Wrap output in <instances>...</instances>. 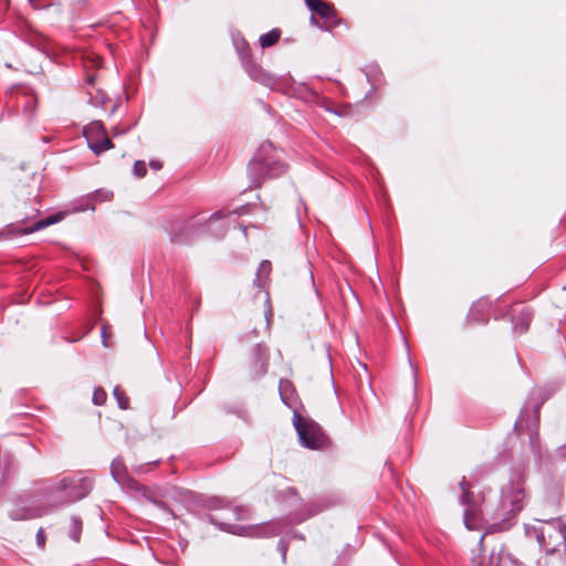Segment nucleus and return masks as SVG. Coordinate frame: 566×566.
Segmentation results:
<instances>
[{
    "mask_svg": "<svg viewBox=\"0 0 566 566\" xmlns=\"http://www.w3.org/2000/svg\"><path fill=\"white\" fill-rule=\"evenodd\" d=\"M286 169L287 166L282 160L281 151H277L272 143H263L248 166L250 186L258 188L265 178L280 177L285 174Z\"/></svg>",
    "mask_w": 566,
    "mask_h": 566,
    "instance_id": "f257e3e1",
    "label": "nucleus"
},
{
    "mask_svg": "<svg viewBox=\"0 0 566 566\" xmlns=\"http://www.w3.org/2000/svg\"><path fill=\"white\" fill-rule=\"evenodd\" d=\"M93 480L88 476H65L46 488L52 510L75 503L90 494Z\"/></svg>",
    "mask_w": 566,
    "mask_h": 566,
    "instance_id": "f03ea898",
    "label": "nucleus"
},
{
    "mask_svg": "<svg viewBox=\"0 0 566 566\" xmlns=\"http://www.w3.org/2000/svg\"><path fill=\"white\" fill-rule=\"evenodd\" d=\"M525 474L516 471L511 474L509 483L501 491V507L506 520L521 512L527 501L528 491L525 488Z\"/></svg>",
    "mask_w": 566,
    "mask_h": 566,
    "instance_id": "7ed1b4c3",
    "label": "nucleus"
},
{
    "mask_svg": "<svg viewBox=\"0 0 566 566\" xmlns=\"http://www.w3.org/2000/svg\"><path fill=\"white\" fill-rule=\"evenodd\" d=\"M227 214L223 211H216L209 219L199 216L192 217L188 220L175 221L169 230L170 240L172 243L187 244L198 238L206 229L209 222L220 220Z\"/></svg>",
    "mask_w": 566,
    "mask_h": 566,
    "instance_id": "20e7f679",
    "label": "nucleus"
},
{
    "mask_svg": "<svg viewBox=\"0 0 566 566\" xmlns=\"http://www.w3.org/2000/svg\"><path fill=\"white\" fill-rule=\"evenodd\" d=\"M536 539L546 554H554L562 547L566 549V524L559 520L546 522L534 528Z\"/></svg>",
    "mask_w": 566,
    "mask_h": 566,
    "instance_id": "39448f33",
    "label": "nucleus"
},
{
    "mask_svg": "<svg viewBox=\"0 0 566 566\" xmlns=\"http://www.w3.org/2000/svg\"><path fill=\"white\" fill-rule=\"evenodd\" d=\"M554 394V390H539L538 391V398L539 401L536 403L533 410V419L527 420L525 422V416L528 415V409L523 408L521 410V413L518 418L516 419L514 423V430L517 432V434H522L523 431L526 429L530 434V443L532 451L541 458V448H539V440H538V421H539V408L542 403L547 400L552 395Z\"/></svg>",
    "mask_w": 566,
    "mask_h": 566,
    "instance_id": "423d86ee",
    "label": "nucleus"
},
{
    "mask_svg": "<svg viewBox=\"0 0 566 566\" xmlns=\"http://www.w3.org/2000/svg\"><path fill=\"white\" fill-rule=\"evenodd\" d=\"M293 426L304 448L317 450L327 444L328 439L319 424L312 419L303 418L297 411L293 415Z\"/></svg>",
    "mask_w": 566,
    "mask_h": 566,
    "instance_id": "0eeeda50",
    "label": "nucleus"
},
{
    "mask_svg": "<svg viewBox=\"0 0 566 566\" xmlns=\"http://www.w3.org/2000/svg\"><path fill=\"white\" fill-rule=\"evenodd\" d=\"M208 521L218 526L221 531L248 537H269L280 534L277 523H262L256 525H234L217 522L214 516L208 515Z\"/></svg>",
    "mask_w": 566,
    "mask_h": 566,
    "instance_id": "6e6552de",
    "label": "nucleus"
},
{
    "mask_svg": "<svg viewBox=\"0 0 566 566\" xmlns=\"http://www.w3.org/2000/svg\"><path fill=\"white\" fill-rule=\"evenodd\" d=\"M52 511L51 503L41 505L24 496H17L11 501V509L8 511V515L12 521H25L39 518Z\"/></svg>",
    "mask_w": 566,
    "mask_h": 566,
    "instance_id": "1a4fd4ad",
    "label": "nucleus"
},
{
    "mask_svg": "<svg viewBox=\"0 0 566 566\" xmlns=\"http://www.w3.org/2000/svg\"><path fill=\"white\" fill-rule=\"evenodd\" d=\"M237 50L241 56V61L247 74L254 81L263 84L264 86L273 88L276 84V78L272 74L264 71L256 62H254L249 54V44L245 40L235 42Z\"/></svg>",
    "mask_w": 566,
    "mask_h": 566,
    "instance_id": "9d476101",
    "label": "nucleus"
},
{
    "mask_svg": "<svg viewBox=\"0 0 566 566\" xmlns=\"http://www.w3.org/2000/svg\"><path fill=\"white\" fill-rule=\"evenodd\" d=\"M312 11L311 23L319 29L331 31L339 24L335 9L322 0H305Z\"/></svg>",
    "mask_w": 566,
    "mask_h": 566,
    "instance_id": "9b49d317",
    "label": "nucleus"
},
{
    "mask_svg": "<svg viewBox=\"0 0 566 566\" xmlns=\"http://www.w3.org/2000/svg\"><path fill=\"white\" fill-rule=\"evenodd\" d=\"M459 485L462 490L460 502L465 506L463 515L464 524L467 528L475 530L482 521V510L478 505L474 494L470 491L471 484L465 478L460 481Z\"/></svg>",
    "mask_w": 566,
    "mask_h": 566,
    "instance_id": "f8f14e48",
    "label": "nucleus"
},
{
    "mask_svg": "<svg viewBox=\"0 0 566 566\" xmlns=\"http://www.w3.org/2000/svg\"><path fill=\"white\" fill-rule=\"evenodd\" d=\"M88 148L96 155H99L114 147L108 138L102 122L93 120L83 129Z\"/></svg>",
    "mask_w": 566,
    "mask_h": 566,
    "instance_id": "ddd939ff",
    "label": "nucleus"
},
{
    "mask_svg": "<svg viewBox=\"0 0 566 566\" xmlns=\"http://www.w3.org/2000/svg\"><path fill=\"white\" fill-rule=\"evenodd\" d=\"M269 365V352L266 347L261 344H258L253 348L252 357H251V377L253 379L260 378L264 376L268 371Z\"/></svg>",
    "mask_w": 566,
    "mask_h": 566,
    "instance_id": "4468645a",
    "label": "nucleus"
},
{
    "mask_svg": "<svg viewBox=\"0 0 566 566\" xmlns=\"http://www.w3.org/2000/svg\"><path fill=\"white\" fill-rule=\"evenodd\" d=\"M111 474L113 479L123 488L130 490L138 489V482L132 479L127 473V468L122 458H115L111 464Z\"/></svg>",
    "mask_w": 566,
    "mask_h": 566,
    "instance_id": "2eb2a0df",
    "label": "nucleus"
},
{
    "mask_svg": "<svg viewBox=\"0 0 566 566\" xmlns=\"http://www.w3.org/2000/svg\"><path fill=\"white\" fill-rule=\"evenodd\" d=\"M279 392L282 402L293 409V413L297 411V396L292 382L287 379H281L279 382Z\"/></svg>",
    "mask_w": 566,
    "mask_h": 566,
    "instance_id": "dca6fc26",
    "label": "nucleus"
},
{
    "mask_svg": "<svg viewBox=\"0 0 566 566\" xmlns=\"http://www.w3.org/2000/svg\"><path fill=\"white\" fill-rule=\"evenodd\" d=\"M532 317H533V312L531 311V308L523 305L521 307V310L517 312V315L516 316L514 315L512 318L514 333H517V334L525 333L530 327Z\"/></svg>",
    "mask_w": 566,
    "mask_h": 566,
    "instance_id": "f3484780",
    "label": "nucleus"
},
{
    "mask_svg": "<svg viewBox=\"0 0 566 566\" xmlns=\"http://www.w3.org/2000/svg\"><path fill=\"white\" fill-rule=\"evenodd\" d=\"M490 302L488 300H480L474 303L469 312L468 318L474 323H488L489 321Z\"/></svg>",
    "mask_w": 566,
    "mask_h": 566,
    "instance_id": "a211bd4d",
    "label": "nucleus"
},
{
    "mask_svg": "<svg viewBox=\"0 0 566 566\" xmlns=\"http://www.w3.org/2000/svg\"><path fill=\"white\" fill-rule=\"evenodd\" d=\"M63 216L64 214L62 212H59V213L52 214L48 218L38 220L32 226L24 228L23 233H25V234L33 233V232L42 230L49 226L55 224L63 219Z\"/></svg>",
    "mask_w": 566,
    "mask_h": 566,
    "instance_id": "6ab92c4d",
    "label": "nucleus"
},
{
    "mask_svg": "<svg viewBox=\"0 0 566 566\" xmlns=\"http://www.w3.org/2000/svg\"><path fill=\"white\" fill-rule=\"evenodd\" d=\"M23 39L31 46L45 52L48 49L46 38L39 31L29 30L23 34Z\"/></svg>",
    "mask_w": 566,
    "mask_h": 566,
    "instance_id": "aec40b11",
    "label": "nucleus"
},
{
    "mask_svg": "<svg viewBox=\"0 0 566 566\" xmlns=\"http://www.w3.org/2000/svg\"><path fill=\"white\" fill-rule=\"evenodd\" d=\"M281 36V30L280 29H272L271 31L262 34L259 39L260 45L262 48H270L274 45Z\"/></svg>",
    "mask_w": 566,
    "mask_h": 566,
    "instance_id": "412c9836",
    "label": "nucleus"
},
{
    "mask_svg": "<svg viewBox=\"0 0 566 566\" xmlns=\"http://www.w3.org/2000/svg\"><path fill=\"white\" fill-rule=\"evenodd\" d=\"M81 533H82V521H81V518L77 517V516H72L71 517V522H70L69 536L74 542H80Z\"/></svg>",
    "mask_w": 566,
    "mask_h": 566,
    "instance_id": "4be33fe9",
    "label": "nucleus"
},
{
    "mask_svg": "<svg viewBox=\"0 0 566 566\" xmlns=\"http://www.w3.org/2000/svg\"><path fill=\"white\" fill-rule=\"evenodd\" d=\"M113 395L114 397L116 398L117 400V403H118V407L120 409H127L128 408V403H129V400L128 398L125 396L124 391L120 390V388L118 386H116L113 390Z\"/></svg>",
    "mask_w": 566,
    "mask_h": 566,
    "instance_id": "5701e85b",
    "label": "nucleus"
},
{
    "mask_svg": "<svg viewBox=\"0 0 566 566\" xmlns=\"http://www.w3.org/2000/svg\"><path fill=\"white\" fill-rule=\"evenodd\" d=\"M271 272V262L262 261L256 271L255 282H260L263 277H268Z\"/></svg>",
    "mask_w": 566,
    "mask_h": 566,
    "instance_id": "b1692460",
    "label": "nucleus"
},
{
    "mask_svg": "<svg viewBox=\"0 0 566 566\" xmlns=\"http://www.w3.org/2000/svg\"><path fill=\"white\" fill-rule=\"evenodd\" d=\"M227 505H228V503L223 499L217 497V496L210 497L207 501V507L210 510L224 509Z\"/></svg>",
    "mask_w": 566,
    "mask_h": 566,
    "instance_id": "393cba45",
    "label": "nucleus"
},
{
    "mask_svg": "<svg viewBox=\"0 0 566 566\" xmlns=\"http://www.w3.org/2000/svg\"><path fill=\"white\" fill-rule=\"evenodd\" d=\"M107 395L104 389L95 388L93 391V403L96 406H102L106 401Z\"/></svg>",
    "mask_w": 566,
    "mask_h": 566,
    "instance_id": "a878e982",
    "label": "nucleus"
},
{
    "mask_svg": "<svg viewBox=\"0 0 566 566\" xmlns=\"http://www.w3.org/2000/svg\"><path fill=\"white\" fill-rule=\"evenodd\" d=\"M133 172L138 178L144 177L146 175V172H147L146 163L143 161V160L135 161V164L133 166Z\"/></svg>",
    "mask_w": 566,
    "mask_h": 566,
    "instance_id": "bb28decb",
    "label": "nucleus"
},
{
    "mask_svg": "<svg viewBox=\"0 0 566 566\" xmlns=\"http://www.w3.org/2000/svg\"><path fill=\"white\" fill-rule=\"evenodd\" d=\"M53 0H29V3L36 10L51 6Z\"/></svg>",
    "mask_w": 566,
    "mask_h": 566,
    "instance_id": "cd10ccee",
    "label": "nucleus"
},
{
    "mask_svg": "<svg viewBox=\"0 0 566 566\" xmlns=\"http://www.w3.org/2000/svg\"><path fill=\"white\" fill-rule=\"evenodd\" d=\"M151 503L156 505L159 510L164 511L165 513L174 517L172 510L165 502L159 500H151Z\"/></svg>",
    "mask_w": 566,
    "mask_h": 566,
    "instance_id": "c85d7f7f",
    "label": "nucleus"
},
{
    "mask_svg": "<svg viewBox=\"0 0 566 566\" xmlns=\"http://www.w3.org/2000/svg\"><path fill=\"white\" fill-rule=\"evenodd\" d=\"M35 542H36V545L40 548H43L45 546L46 536L44 534V530L43 528H39V531L36 532Z\"/></svg>",
    "mask_w": 566,
    "mask_h": 566,
    "instance_id": "c756f323",
    "label": "nucleus"
},
{
    "mask_svg": "<svg viewBox=\"0 0 566 566\" xmlns=\"http://www.w3.org/2000/svg\"><path fill=\"white\" fill-rule=\"evenodd\" d=\"M156 463H158V461L149 462V463H146V464L138 465V467L135 469V471H136L137 473H145V472H147V471H148V469H149V467H150V465H154V464H156Z\"/></svg>",
    "mask_w": 566,
    "mask_h": 566,
    "instance_id": "7c9ffc66",
    "label": "nucleus"
},
{
    "mask_svg": "<svg viewBox=\"0 0 566 566\" xmlns=\"http://www.w3.org/2000/svg\"><path fill=\"white\" fill-rule=\"evenodd\" d=\"M277 548H279V551H280V553L282 555L283 562H285L287 546H286V544L282 539L279 542Z\"/></svg>",
    "mask_w": 566,
    "mask_h": 566,
    "instance_id": "2f4dec72",
    "label": "nucleus"
},
{
    "mask_svg": "<svg viewBox=\"0 0 566 566\" xmlns=\"http://www.w3.org/2000/svg\"><path fill=\"white\" fill-rule=\"evenodd\" d=\"M247 510H244L243 507H240V506H235L233 509V515H234V518L235 520H241L243 518V513H245Z\"/></svg>",
    "mask_w": 566,
    "mask_h": 566,
    "instance_id": "473e14b6",
    "label": "nucleus"
},
{
    "mask_svg": "<svg viewBox=\"0 0 566 566\" xmlns=\"http://www.w3.org/2000/svg\"><path fill=\"white\" fill-rule=\"evenodd\" d=\"M129 128L130 127H128V128H119V127L115 126V127L112 128V134H113L114 137H116L118 135L125 134Z\"/></svg>",
    "mask_w": 566,
    "mask_h": 566,
    "instance_id": "72a5a7b5",
    "label": "nucleus"
},
{
    "mask_svg": "<svg viewBox=\"0 0 566 566\" xmlns=\"http://www.w3.org/2000/svg\"><path fill=\"white\" fill-rule=\"evenodd\" d=\"M95 81H96V74L95 73H88L85 77V82L87 85L90 86H93L95 84Z\"/></svg>",
    "mask_w": 566,
    "mask_h": 566,
    "instance_id": "f704fd0d",
    "label": "nucleus"
},
{
    "mask_svg": "<svg viewBox=\"0 0 566 566\" xmlns=\"http://www.w3.org/2000/svg\"><path fill=\"white\" fill-rule=\"evenodd\" d=\"M149 166L155 170H159L161 168V163L157 160H151L149 163Z\"/></svg>",
    "mask_w": 566,
    "mask_h": 566,
    "instance_id": "c9c22d12",
    "label": "nucleus"
},
{
    "mask_svg": "<svg viewBox=\"0 0 566 566\" xmlns=\"http://www.w3.org/2000/svg\"><path fill=\"white\" fill-rule=\"evenodd\" d=\"M102 340L105 347H108L107 340H106V326L102 327Z\"/></svg>",
    "mask_w": 566,
    "mask_h": 566,
    "instance_id": "e433bc0d",
    "label": "nucleus"
},
{
    "mask_svg": "<svg viewBox=\"0 0 566 566\" xmlns=\"http://www.w3.org/2000/svg\"><path fill=\"white\" fill-rule=\"evenodd\" d=\"M509 556H500L499 557V563L496 566H504L507 562H509Z\"/></svg>",
    "mask_w": 566,
    "mask_h": 566,
    "instance_id": "4c0bfd02",
    "label": "nucleus"
},
{
    "mask_svg": "<svg viewBox=\"0 0 566 566\" xmlns=\"http://www.w3.org/2000/svg\"><path fill=\"white\" fill-rule=\"evenodd\" d=\"M31 104H33L32 98L30 99V106H25V108H24V112H27L29 114V116H31L34 112V108H33V106H31Z\"/></svg>",
    "mask_w": 566,
    "mask_h": 566,
    "instance_id": "58836bf2",
    "label": "nucleus"
},
{
    "mask_svg": "<svg viewBox=\"0 0 566 566\" xmlns=\"http://www.w3.org/2000/svg\"><path fill=\"white\" fill-rule=\"evenodd\" d=\"M378 73H379V70H378L377 67H371V69H370V72H369V73H367V74H366V76H367L368 81H370V76H371V75H376V74H378Z\"/></svg>",
    "mask_w": 566,
    "mask_h": 566,
    "instance_id": "ea45409f",
    "label": "nucleus"
},
{
    "mask_svg": "<svg viewBox=\"0 0 566 566\" xmlns=\"http://www.w3.org/2000/svg\"><path fill=\"white\" fill-rule=\"evenodd\" d=\"M97 196H101L103 200H107L109 198L108 192H98Z\"/></svg>",
    "mask_w": 566,
    "mask_h": 566,
    "instance_id": "a19ab883",
    "label": "nucleus"
}]
</instances>
